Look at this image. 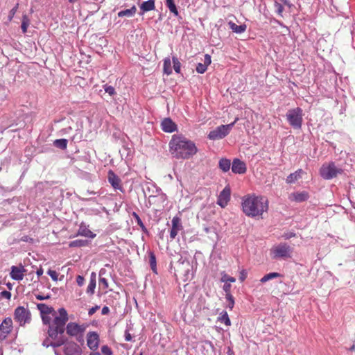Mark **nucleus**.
Wrapping results in <instances>:
<instances>
[{
  "label": "nucleus",
  "instance_id": "obj_56",
  "mask_svg": "<svg viewBox=\"0 0 355 355\" xmlns=\"http://www.w3.org/2000/svg\"><path fill=\"white\" fill-rule=\"evenodd\" d=\"M125 340L126 341H131L132 340V336L130 333L128 331H125Z\"/></svg>",
  "mask_w": 355,
  "mask_h": 355
},
{
  "label": "nucleus",
  "instance_id": "obj_8",
  "mask_svg": "<svg viewBox=\"0 0 355 355\" xmlns=\"http://www.w3.org/2000/svg\"><path fill=\"white\" fill-rule=\"evenodd\" d=\"M14 319L21 326L24 325L26 323L30 322L31 320V313L28 309L24 306H18L15 310Z\"/></svg>",
  "mask_w": 355,
  "mask_h": 355
},
{
  "label": "nucleus",
  "instance_id": "obj_16",
  "mask_svg": "<svg viewBox=\"0 0 355 355\" xmlns=\"http://www.w3.org/2000/svg\"><path fill=\"white\" fill-rule=\"evenodd\" d=\"M247 168L244 162L239 159H234L232 162V171L236 174H243L246 172Z\"/></svg>",
  "mask_w": 355,
  "mask_h": 355
},
{
  "label": "nucleus",
  "instance_id": "obj_20",
  "mask_svg": "<svg viewBox=\"0 0 355 355\" xmlns=\"http://www.w3.org/2000/svg\"><path fill=\"white\" fill-rule=\"evenodd\" d=\"M78 235L94 239L96 234L93 233L86 225L81 223L78 231Z\"/></svg>",
  "mask_w": 355,
  "mask_h": 355
},
{
  "label": "nucleus",
  "instance_id": "obj_39",
  "mask_svg": "<svg viewBox=\"0 0 355 355\" xmlns=\"http://www.w3.org/2000/svg\"><path fill=\"white\" fill-rule=\"evenodd\" d=\"M103 88L105 92L107 93L110 96H113L116 94L115 89L111 85H108L106 84L103 85Z\"/></svg>",
  "mask_w": 355,
  "mask_h": 355
},
{
  "label": "nucleus",
  "instance_id": "obj_28",
  "mask_svg": "<svg viewBox=\"0 0 355 355\" xmlns=\"http://www.w3.org/2000/svg\"><path fill=\"white\" fill-rule=\"evenodd\" d=\"M231 166L230 160L228 159L223 158L219 161V167L223 172H227L230 170Z\"/></svg>",
  "mask_w": 355,
  "mask_h": 355
},
{
  "label": "nucleus",
  "instance_id": "obj_54",
  "mask_svg": "<svg viewBox=\"0 0 355 355\" xmlns=\"http://www.w3.org/2000/svg\"><path fill=\"white\" fill-rule=\"evenodd\" d=\"M1 295L3 297H5L6 299H10L11 297V293L9 291H3L1 293Z\"/></svg>",
  "mask_w": 355,
  "mask_h": 355
},
{
  "label": "nucleus",
  "instance_id": "obj_53",
  "mask_svg": "<svg viewBox=\"0 0 355 355\" xmlns=\"http://www.w3.org/2000/svg\"><path fill=\"white\" fill-rule=\"evenodd\" d=\"M84 282H85V279L83 276L78 275L76 277V282L78 286H83L84 284Z\"/></svg>",
  "mask_w": 355,
  "mask_h": 355
},
{
  "label": "nucleus",
  "instance_id": "obj_58",
  "mask_svg": "<svg viewBox=\"0 0 355 355\" xmlns=\"http://www.w3.org/2000/svg\"><path fill=\"white\" fill-rule=\"evenodd\" d=\"M36 273H37V275L38 277H40V276L43 274V269H42V267H40V268H38V269L37 270Z\"/></svg>",
  "mask_w": 355,
  "mask_h": 355
},
{
  "label": "nucleus",
  "instance_id": "obj_50",
  "mask_svg": "<svg viewBox=\"0 0 355 355\" xmlns=\"http://www.w3.org/2000/svg\"><path fill=\"white\" fill-rule=\"evenodd\" d=\"M211 62V56L209 54H206L205 55L204 64H206V67H208Z\"/></svg>",
  "mask_w": 355,
  "mask_h": 355
},
{
  "label": "nucleus",
  "instance_id": "obj_40",
  "mask_svg": "<svg viewBox=\"0 0 355 355\" xmlns=\"http://www.w3.org/2000/svg\"><path fill=\"white\" fill-rule=\"evenodd\" d=\"M19 8V3H17L15 7H13L9 12L8 15V20L10 21H12V18L14 17L15 15L16 14L17 10Z\"/></svg>",
  "mask_w": 355,
  "mask_h": 355
},
{
  "label": "nucleus",
  "instance_id": "obj_23",
  "mask_svg": "<svg viewBox=\"0 0 355 355\" xmlns=\"http://www.w3.org/2000/svg\"><path fill=\"white\" fill-rule=\"evenodd\" d=\"M229 28L236 33H242L246 31L247 26L245 24L237 25L233 21L228 22Z\"/></svg>",
  "mask_w": 355,
  "mask_h": 355
},
{
  "label": "nucleus",
  "instance_id": "obj_4",
  "mask_svg": "<svg viewBox=\"0 0 355 355\" xmlns=\"http://www.w3.org/2000/svg\"><path fill=\"white\" fill-rule=\"evenodd\" d=\"M286 116L291 127L294 129H301L303 123V111L300 107L289 110Z\"/></svg>",
  "mask_w": 355,
  "mask_h": 355
},
{
  "label": "nucleus",
  "instance_id": "obj_35",
  "mask_svg": "<svg viewBox=\"0 0 355 355\" xmlns=\"http://www.w3.org/2000/svg\"><path fill=\"white\" fill-rule=\"evenodd\" d=\"M221 282L224 283H233L236 282V279L234 277L229 276L227 274L223 272L221 277Z\"/></svg>",
  "mask_w": 355,
  "mask_h": 355
},
{
  "label": "nucleus",
  "instance_id": "obj_29",
  "mask_svg": "<svg viewBox=\"0 0 355 355\" xmlns=\"http://www.w3.org/2000/svg\"><path fill=\"white\" fill-rule=\"evenodd\" d=\"M166 6L171 13L174 14L175 16H178L179 12L176 8L174 0H166Z\"/></svg>",
  "mask_w": 355,
  "mask_h": 355
},
{
  "label": "nucleus",
  "instance_id": "obj_43",
  "mask_svg": "<svg viewBox=\"0 0 355 355\" xmlns=\"http://www.w3.org/2000/svg\"><path fill=\"white\" fill-rule=\"evenodd\" d=\"M49 315L50 314L41 315L42 320V322H44V324H49V326L51 324V318L50 317Z\"/></svg>",
  "mask_w": 355,
  "mask_h": 355
},
{
  "label": "nucleus",
  "instance_id": "obj_44",
  "mask_svg": "<svg viewBox=\"0 0 355 355\" xmlns=\"http://www.w3.org/2000/svg\"><path fill=\"white\" fill-rule=\"evenodd\" d=\"M101 352L104 355H112V349L107 345L102 346V347H101Z\"/></svg>",
  "mask_w": 355,
  "mask_h": 355
},
{
  "label": "nucleus",
  "instance_id": "obj_62",
  "mask_svg": "<svg viewBox=\"0 0 355 355\" xmlns=\"http://www.w3.org/2000/svg\"><path fill=\"white\" fill-rule=\"evenodd\" d=\"M354 349H355V345H353L352 347H350L351 351H354Z\"/></svg>",
  "mask_w": 355,
  "mask_h": 355
},
{
  "label": "nucleus",
  "instance_id": "obj_41",
  "mask_svg": "<svg viewBox=\"0 0 355 355\" xmlns=\"http://www.w3.org/2000/svg\"><path fill=\"white\" fill-rule=\"evenodd\" d=\"M157 200H160L162 202H164V196L163 195H160V196H150L149 197V202L151 203L152 202L153 203H155L156 201Z\"/></svg>",
  "mask_w": 355,
  "mask_h": 355
},
{
  "label": "nucleus",
  "instance_id": "obj_3",
  "mask_svg": "<svg viewBox=\"0 0 355 355\" xmlns=\"http://www.w3.org/2000/svg\"><path fill=\"white\" fill-rule=\"evenodd\" d=\"M242 210L250 217H259L268 209V201L263 196L254 194L246 195L242 198Z\"/></svg>",
  "mask_w": 355,
  "mask_h": 355
},
{
  "label": "nucleus",
  "instance_id": "obj_36",
  "mask_svg": "<svg viewBox=\"0 0 355 355\" xmlns=\"http://www.w3.org/2000/svg\"><path fill=\"white\" fill-rule=\"evenodd\" d=\"M149 262L153 271L156 272V257L153 252H150L149 256Z\"/></svg>",
  "mask_w": 355,
  "mask_h": 355
},
{
  "label": "nucleus",
  "instance_id": "obj_6",
  "mask_svg": "<svg viewBox=\"0 0 355 355\" xmlns=\"http://www.w3.org/2000/svg\"><path fill=\"white\" fill-rule=\"evenodd\" d=\"M343 170L336 166L334 162L323 164L320 169V175L325 180H330L341 174Z\"/></svg>",
  "mask_w": 355,
  "mask_h": 355
},
{
  "label": "nucleus",
  "instance_id": "obj_45",
  "mask_svg": "<svg viewBox=\"0 0 355 355\" xmlns=\"http://www.w3.org/2000/svg\"><path fill=\"white\" fill-rule=\"evenodd\" d=\"M275 8H276V10H277V14H278L279 15L282 16V12H283V11H284V7H283V6H282L281 3H279L277 2V1H275Z\"/></svg>",
  "mask_w": 355,
  "mask_h": 355
},
{
  "label": "nucleus",
  "instance_id": "obj_9",
  "mask_svg": "<svg viewBox=\"0 0 355 355\" xmlns=\"http://www.w3.org/2000/svg\"><path fill=\"white\" fill-rule=\"evenodd\" d=\"M86 327L84 324L80 325L76 322H69L66 326L67 334L70 336H77L85 331Z\"/></svg>",
  "mask_w": 355,
  "mask_h": 355
},
{
  "label": "nucleus",
  "instance_id": "obj_47",
  "mask_svg": "<svg viewBox=\"0 0 355 355\" xmlns=\"http://www.w3.org/2000/svg\"><path fill=\"white\" fill-rule=\"evenodd\" d=\"M99 284L103 285L104 288H108V282H107V279H105V277H101L100 276V277H99Z\"/></svg>",
  "mask_w": 355,
  "mask_h": 355
},
{
  "label": "nucleus",
  "instance_id": "obj_30",
  "mask_svg": "<svg viewBox=\"0 0 355 355\" xmlns=\"http://www.w3.org/2000/svg\"><path fill=\"white\" fill-rule=\"evenodd\" d=\"M67 140L66 139H55L53 141V145L62 150H65L67 148Z\"/></svg>",
  "mask_w": 355,
  "mask_h": 355
},
{
  "label": "nucleus",
  "instance_id": "obj_38",
  "mask_svg": "<svg viewBox=\"0 0 355 355\" xmlns=\"http://www.w3.org/2000/svg\"><path fill=\"white\" fill-rule=\"evenodd\" d=\"M173 69L176 73L180 72L181 64L176 57H173Z\"/></svg>",
  "mask_w": 355,
  "mask_h": 355
},
{
  "label": "nucleus",
  "instance_id": "obj_48",
  "mask_svg": "<svg viewBox=\"0 0 355 355\" xmlns=\"http://www.w3.org/2000/svg\"><path fill=\"white\" fill-rule=\"evenodd\" d=\"M231 284L230 283H225L223 286V290L225 292V295L231 294Z\"/></svg>",
  "mask_w": 355,
  "mask_h": 355
},
{
  "label": "nucleus",
  "instance_id": "obj_25",
  "mask_svg": "<svg viewBox=\"0 0 355 355\" xmlns=\"http://www.w3.org/2000/svg\"><path fill=\"white\" fill-rule=\"evenodd\" d=\"M136 11H137L136 6H132L130 9H126V10H123L119 12L118 16L119 17H132L133 15H135V14L136 13Z\"/></svg>",
  "mask_w": 355,
  "mask_h": 355
},
{
  "label": "nucleus",
  "instance_id": "obj_5",
  "mask_svg": "<svg viewBox=\"0 0 355 355\" xmlns=\"http://www.w3.org/2000/svg\"><path fill=\"white\" fill-rule=\"evenodd\" d=\"M270 253L273 259H286L291 258L293 248L286 243H281L273 246L270 250Z\"/></svg>",
  "mask_w": 355,
  "mask_h": 355
},
{
  "label": "nucleus",
  "instance_id": "obj_10",
  "mask_svg": "<svg viewBox=\"0 0 355 355\" xmlns=\"http://www.w3.org/2000/svg\"><path fill=\"white\" fill-rule=\"evenodd\" d=\"M100 342L99 335L96 331H89L87 334V345L93 351L98 348Z\"/></svg>",
  "mask_w": 355,
  "mask_h": 355
},
{
  "label": "nucleus",
  "instance_id": "obj_26",
  "mask_svg": "<svg viewBox=\"0 0 355 355\" xmlns=\"http://www.w3.org/2000/svg\"><path fill=\"white\" fill-rule=\"evenodd\" d=\"M95 288H96V275L94 272H92L89 285L87 286V293L89 295H93L94 293Z\"/></svg>",
  "mask_w": 355,
  "mask_h": 355
},
{
  "label": "nucleus",
  "instance_id": "obj_22",
  "mask_svg": "<svg viewBox=\"0 0 355 355\" xmlns=\"http://www.w3.org/2000/svg\"><path fill=\"white\" fill-rule=\"evenodd\" d=\"M37 307L38 310L40 311L41 315L44 314H51L52 315H55V311L54 309L51 306H49L45 304L40 303L37 304Z\"/></svg>",
  "mask_w": 355,
  "mask_h": 355
},
{
  "label": "nucleus",
  "instance_id": "obj_31",
  "mask_svg": "<svg viewBox=\"0 0 355 355\" xmlns=\"http://www.w3.org/2000/svg\"><path fill=\"white\" fill-rule=\"evenodd\" d=\"M30 25V19L26 15H24L22 16L21 19V28L23 32V33H26L27 32L28 27Z\"/></svg>",
  "mask_w": 355,
  "mask_h": 355
},
{
  "label": "nucleus",
  "instance_id": "obj_18",
  "mask_svg": "<svg viewBox=\"0 0 355 355\" xmlns=\"http://www.w3.org/2000/svg\"><path fill=\"white\" fill-rule=\"evenodd\" d=\"M12 330V320L10 318H5L0 324V331L5 334V337Z\"/></svg>",
  "mask_w": 355,
  "mask_h": 355
},
{
  "label": "nucleus",
  "instance_id": "obj_2",
  "mask_svg": "<svg viewBox=\"0 0 355 355\" xmlns=\"http://www.w3.org/2000/svg\"><path fill=\"white\" fill-rule=\"evenodd\" d=\"M58 313V315H53L54 319L48 329L49 336L53 340L50 345L53 347H60L67 341V338L62 334L69 320L68 313L64 308L59 309Z\"/></svg>",
  "mask_w": 355,
  "mask_h": 355
},
{
  "label": "nucleus",
  "instance_id": "obj_59",
  "mask_svg": "<svg viewBox=\"0 0 355 355\" xmlns=\"http://www.w3.org/2000/svg\"><path fill=\"white\" fill-rule=\"evenodd\" d=\"M36 298H37V300H44V299H47V298H49V296H47V297H44V296H42V295H37V296H36Z\"/></svg>",
  "mask_w": 355,
  "mask_h": 355
},
{
  "label": "nucleus",
  "instance_id": "obj_17",
  "mask_svg": "<svg viewBox=\"0 0 355 355\" xmlns=\"http://www.w3.org/2000/svg\"><path fill=\"white\" fill-rule=\"evenodd\" d=\"M162 129L165 132H173L177 130V125L170 119L165 118L161 123Z\"/></svg>",
  "mask_w": 355,
  "mask_h": 355
},
{
  "label": "nucleus",
  "instance_id": "obj_13",
  "mask_svg": "<svg viewBox=\"0 0 355 355\" xmlns=\"http://www.w3.org/2000/svg\"><path fill=\"white\" fill-rule=\"evenodd\" d=\"M171 223L172 227L170 231V238L173 240L176 237L179 231L182 230L183 227L182 225L181 218L179 216H174Z\"/></svg>",
  "mask_w": 355,
  "mask_h": 355
},
{
  "label": "nucleus",
  "instance_id": "obj_49",
  "mask_svg": "<svg viewBox=\"0 0 355 355\" xmlns=\"http://www.w3.org/2000/svg\"><path fill=\"white\" fill-rule=\"evenodd\" d=\"M246 277H247V272H246V270H242L240 272L239 280L242 282H243L246 279Z\"/></svg>",
  "mask_w": 355,
  "mask_h": 355
},
{
  "label": "nucleus",
  "instance_id": "obj_64",
  "mask_svg": "<svg viewBox=\"0 0 355 355\" xmlns=\"http://www.w3.org/2000/svg\"><path fill=\"white\" fill-rule=\"evenodd\" d=\"M140 355H141V354H140Z\"/></svg>",
  "mask_w": 355,
  "mask_h": 355
},
{
  "label": "nucleus",
  "instance_id": "obj_14",
  "mask_svg": "<svg viewBox=\"0 0 355 355\" xmlns=\"http://www.w3.org/2000/svg\"><path fill=\"white\" fill-rule=\"evenodd\" d=\"M63 345L65 355H80V348L74 342H65Z\"/></svg>",
  "mask_w": 355,
  "mask_h": 355
},
{
  "label": "nucleus",
  "instance_id": "obj_51",
  "mask_svg": "<svg viewBox=\"0 0 355 355\" xmlns=\"http://www.w3.org/2000/svg\"><path fill=\"white\" fill-rule=\"evenodd\" d=\"M133 216L135 218V219L137 220V224L141 227H144V225L143 224V222L141 221V218H139V216L135 213L134 212L133 213Z\"/></svg>",
  "mask_w": 355,
  "mask_h": 355
},
{
  "label": "nucleus",
  "instance_id": "obj_24",
  "mask_svg": "<svg viewBox=\"0 0 355 355\" xmlns=\"http://www.w3.org/2000/svg\"><path fill=\"white\" fill-rule=\"evenodd\" d=\"M140 8L143 12L153 10L155 8V0H148L143 2L140 6Z\"/></svg>",
  "mask_w": 355,
  "mask_h": 355
},
{
  "label": "nucleus",
  "instance_id": "obj_33",
  "mask_svg": "<svg viewBox=\"0 0 355 355\" xmlns=\"http://www.w3.org/2000/svg\"><path fill=\"white\" fill-rule=\"evenodd\" d=\"M280 276H281V275L278 272H270V273H268V274H266V275H264L260 279V282L261 283H266V282H268L270 279H275L277 277H279Z\"/></svg>",
  "mask_w": 355,
  "mask_h": 355
},
{
  "label": "nucleus",
  "instance_id": "obj_19",
  "mask_svg": "<svg viewBox=\"0 0 355 355\" xmlns=\"http://www.w3.org/2000/svg\"><path fill=\"white\" fill-rule=\"evenodd\" d=\"M309 198V193L306 191L295 192L290 195L289 199L297 202L306 201Z\"/></svg>",
  "mask_w": 355,
  "mask_h": 355
},
{
  "label": "nucleus",
  "instance_id": "obj_34",
  "mask_svg": "<svg viewBox=\"0 0 355 355\" xmlns=\"http://www.w3.org/2000/svg\"><path fill=\"white\" fill-rule=\"evenodd\" d=\"M87 244V241L81 239H77L69 243V246L71 248L73 247H82L85 246Z\"/></svg>",
  "mask_w": 355,
  "mask_h": 355
},
{
  "label": "nucleus",
  "instance_id": "obj_52",
  "mask_svg": "<svg viewBox=\"0 0 355 355\" xmlns=\"http://www.w3.org/2000/svg\"><path fill=\"white\" fill-rule=\"evenodd\" d=\"M296 236V234L293 232H289V233H285L283 234L282 237L286 239V240H288V239H290L292 237H295Z\"/></svg>",
  "mask_w": 355,
  "mask_h": 355
},
{
  "label": "nucleus",
  "instance_id": "obj_63",
  "mask_svg": "<svg viewBox=\"0 0 355 355\" xmlns=\"http://www.w3.org/2000/svg\"><path fill=\"white\" fill-rule=\"evenodd\" d=\"M90 355H101V354L98 352H96V353L91 354Z\"/></svg>",
  "mask_w": 355,
  "mask_h": 355
},
{
  "label": "nucleus",
  "instance_id": "obj_55",
  "mask_svg": "<svg viewBox=\"0 0 355 355\" xmlns=\"http://www.w3.org/2000/svg\"><path fill=\"white\" fill-rule=\"evenodd\" d=\"M100 308L99 306H95L89 309L88 314L92 315Z\"/></svg>",
  "mask_w": 355,
  "mask_h": 355
},
{
  "label": "nucleus",
  "instance_id": "obj_57",
  "mask_svg": "<svg viewBox=\"0 0 355 355\" xmlns=\"http://www.w3.org/2000/svg\"><path fill=\"white\" fill-rule=\"evenodd\" d=\"M110 312V309L109 307L107 306H104L103 309H102V311H101V313L103 315H106L107 313H109Z\"/></svg>",
  "mask_w": 355,
  "mask_h": 355
},
{
  "label": "nucleus",
  "instance_id": "obj_12",
  "mask_svg": "<svg viewBox=\"0 0 355 355\" xmlns=\"http://www.w3.org/2000/svg\"><path fill=\"white\" fill-rule=\"evenodd\" d=\"M26 270L21 265L19 266H12L10 272V277L17 281H21L23 279Z\"/></svg>",
  "mask_w": 355,
  "mask_h": 355
},
{
  "label": "nucleus",
  "instance_id": "obj_61",
  "mask_svg": "<svg viewBox=\"0 0 355 355\" xmlns=\"http://www.w3.org/2000/svg\"><path fill=\"white\" fill-rule=\"evenodd\" d=\"M69 3H76L78 0H68Z\"/></svg>",
  "mask_w": 355,
  "mask_h": 355
},
{
  "label": "nucleus",
  "instance_id": "obj_1",
  "mask_svg": "<svg viewBox=\"0 0 355 355\" xmlns=\"http://www.w3.org/2000/svg\"><path fill=\"white\" fill-rule=\"evenodd\" d=\"M169 152L178 159H188L198 153L195 143L182 135H173L168 143Z\"/></svg>",
  "mask_w": 355,
  "mask_h": 355
},
{
  "label": "nucleus",
  "instance_id": "obj_60",
  "mask_svg": "<svg viewBox=\"0 0 355 355\" xmlns=\"http://www.w3.org/2000/svg\"><path fill=\"white\" fill-rule=\"evenodd\" d=\"M280 1H282L286 5L289 4V0H280Z\"/></svg>",
  "mask_w": 355,
  "mask_h": 355
},
{
  "label": "nucleus",
  "instance_id": "obj_7",
  "mask_svg": "<svg viewBox=\"0 0 355 355\" xmlns=\"http://www.w3.org/2000/svg\"><path fill=\"white\" fill-rule=\"evenodd\" d=\"M234 122L229 125H221L215 130L211 131L208 135V138L211 140H218L224 138L230 132L231 128L234 125Z\"/></svg>",
  "mask_w": 355,
  "mask_h": 355
},
{
  "label": "nucleus",
  "instance_id": "obj_11",
  "mask_svg": "<svg viewBox=\"0 0 355 355\" xmlns=\"http://www.w3.org/2000/svg\"><path fill=\"white\" fill-rule=\"evenodd\" d=\"M230 188L225 187L218 196L217 204L223 208L225 207L230 200Z\"/></svg>",
  "mask_w": 355,
  "mask_h": 355
},
{
  "label": "nucleus",
  "instance_id": "obj_32",
  "mask_svg": "<svg viewBox=\"0 0 355 355\" xmlns=\"http://www.w3.org/2000/svg\"><path fill=\"white\" fill-rule=\"evenodd\" d=\"M164 72L167 75L172 73L171 62L169 58L164 60Z\"/></svg>",
  "mask_w": 355,
  "mask_h": 355
},
{
  "label": "nucleus",
  "instance_id": "obj_42",
  "mask_svg": "<svg viewBox=\"0 0 355 355\" xmlns=\"http://www.w3.org/2000/svg\"><path fill=\"white\" fill-rule=\"evenodd\" d=\"M207 69L206 64L198 63L196 67V71L199 73H203L207 71Z\"/></svg>",
  "mask_w": 355,
  "mask_h": 355
},
{
  "label": "nucleus",
  "instance_id": "obj_21",
  "mask_svg": "<svg viewBox=\"0 0 355 355\" xmlns=\"http://www.w3.org/2000/svg\"><path fill=\"white\" fill-rule=\"evenodd\" d=\"M304 172L302 169H298L296 171H295L293 173H291L287 178H286V182L288 184H292L295 183L296 181H297L299 179L302 178V174H304Z\"/></svg>",
  "mask_w": 355,
  "mask_h": 355
},
{
  "label": "nucleus",
  "instance_id": "obj_37",
  "mask_svg": "<svg viewBox=\"0 0 355 355\" xmlns=\"http://www.w3.org/2000/svg\"><path fill=\"white\" fill-rule=\"evenodd\" d=\"M225 298L228 302V304L227 307L230 309V311L232 310L234 306V299L232 294L225 295Z\"/></svg>",
  "mask_w": 355,
  "mask_h": 355
},
{
  "label": "nucleus",
  "instance_id": "obj_15",
  "mask_svg": "<svg viewBox=\"0 0 355 355\" xmlns=\"http://www.w3.org/2000/svg\"><path fill=\"white\" fill-rule=\"evenodd\" d=\"M107 179L115 190H122L121 179L112 170L108 171Z\"/></svg>",
  "mask_w": 355,
  "mask_h": 355
},
{
  "label": "nucleus",
  "instance_id": "obj_46",
  "mask_svg": "<svg viewBox=\"0 0 355 355\" xmlns=\"http://www.w3.org/2000/svg\"><path fill=\"white\" fill-rule=\"evenodd\" d=\"M47 274L51 277L53 281H58V274L55 270H49Z\"/></svg>",
  "mask_w": 355,
  "mask_h": 355
},
{
  "label": "nucleus",
  "instance_id": "obj_27",
  "mask_svg": "<svg viewBox=\"0 0 355 355\" xmlns=\"http://www.w3.org/2000/svg\"><path fill=\"white\" fill-rule=\"evenodd\" d=\"M218 321L220 323H224L226 326L231 325V321L226 311H223L220 315L218 317Z\"/></svg>",
  "mask_w": 355,
  "mask_h": 355
}]
</instances>
